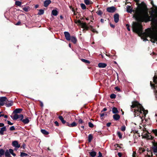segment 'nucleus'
Segmentation results:
<instances>
[{"instance_id": "1", "label": "nucleus", "mask_w": 157, "mask_h": 157, "mask_svg": "<svg viewBox=\"0 0 157 157\" xmlns=\"http://www.w3.org/2000/svg\"><path fill=\"white\" fill-rule=\"evenodd\" d=\"M137 14L136 20L137 22L133 21L132 27L133 31L142 35L144 37V40H147V38L149 36V32L143 33L142 22L147 23L151 21L155 26L157 27V16L155 14L150 13V16L148 14V10L146 4L144 2L143 4L140 5L139 7L135 11Z\"/></svg>"}, {"instance_id": "2", "label": "nucleus", "mask_w": 157, "mask_h": 157, "mask_svg": "<svg viewBox=\"0 0 157 157\" xmlns=\"http://www.w3.org/2000/svg\"><path fill=\"white\" fill-rule=\"evenodd\" d=\"M132 105L131 107L132 108H135L136 107L137 109H134V115L136 117V115L138 116L140 113H142V110L144 109V108L137 101H133L132 102Z\"/></svg>"}, {"instance_id": "3", "label": "nucleus", "mask_w": 157, "mask_h": 157, "mask_svg": "<svg viewBox=\"0 0 157 157\" xmlns=\"http://www.w3.org/2000/svg\"><path fill=\"white\" fill-rule=\"evenodd\" d=\"M143 2H142L141 4H140L138 5V6H137V7L136 8H135V10H133L132 9V8H131V7L130 6H128L127 7V10H126L127 11V12H128V13H131L132 12H133L135 13L133 15V17H134V18H135V19L136 20V15H137V14L136 13V12H135V11L137 10V8H138L139 7V6H140V5L143 4Z\"/></svg>"}, {"instance_id": "4", "label": "nucleus", "mask_w": 157, "mask_h": 157, "mask_svg": "<svg viewBox=\"0 0 157 157\" xmlns=\"http://www.w3.org/2000/svg\"><path fill=\"white\" fill-rule=\"evenodd\" d=\"M75 23L78 24V25H80L81 26V27L83 28V31L85 30H89V27H88L86 23V22H82L80 20H78Z\"/></svg>"}, {"instance_id": "5", "label": "nucleus", "mask_w": 157, "mask_h": 157, "mask_svg": "<svg viewBox=\"0 0 157 157\" xmlns=\"http://www.w3.org/2000/svg\"><path fill=\"white\" fill-rule=\"evenodd\" d=\"M24 117L23 114H20L18 115L17 114H15L14 115L13 117L12 118L13 120H16L17 119H19L20 121H21L22 119L24 118Z\"/></svg>"}, {"instance_id": "6", "label": "nucleus", "mask_w": 157, "mask_h": 157, "mask_svg": "<svg viewBox=\"0 0 157 157\" xmlns=\"http://www.w3.org/2000/svg\"><path fill=\"white\" fill-rule=\"evenodd\" d=\"M116 10V8L114 6L109 7L107 8L106 11L109 13H114Z\"/></svg>"}, {"instance_id": "7", "label": "nucleus", "mask_w": 157, "mask_h": 157, "mask_svg": "<svg viewBox=\"0 0 157 157\" xmlns=\"http://www.w3.org/2000/svg\"><path fill=\"white\" fill-rule=\"evenodd\" d=\"M25 119L23 118L21 121H22L24 124H28L29 122V119H31V118L28 117H25Z\"/></svg>"}, {"instance_id": "8", "label": "nucleus", "mask_w": 157, "mask_h": 157, "mask_svg": "<svg viewBox=\"0 0 157 157\" xmlns=\"http://www.w3.org/2000/svg\"><path fill=\"white\" fill-rule=\"evenodd\" d=\"M152 143L154 146L152 147L153 151L155 153H157V142L155 143V141L154 140V141L152 142Z\"/></svg>"}, {"instance_id": "9", "label": "nucleus", "mask_w": 157, "mask_h": 157, "mask_svg": "<svg viewBox=\"0 0 157 157\" xmlns=\"http://www.w3.org/2000/svg\"><path fill=\"white\" fill-rule=\"evenodd\" d=\"M64 33L65 35L66 39L67 40H71V37L69 33L67 32H65Z\"/></svg>"}, {"instance_id": "10", "label": "nucleus", "mask_w": 157, "mask_h": 157, "mask_svg": "<svg viewBox=\"0 0 157 157\" xmlns=\"http://www.w3.org/2000/svg\"><path fill=\"white\" fill-rule=\"evenodd\" d=\"M12 145L15 147L18 148L20 147V144H19L18 141L16 140L13 141L12 142Z\"/></svg>"}, {"instance_id": "11", "label": "nucleus", "mask_w": 157, "mask_h": 157, "mask_svg": "<svg viewBox=\"0 0 157 157\" xmlns=\"http://www.w3.org/2000/svg\"><path fill=\"white\" fill-rule=\"evenodd\" d=\"M77 124L78 123H76L75 122H73L71 124H70L68 122L66 123V126L69 127H74L76 126Z\"/></svg>"}, {"instance_id": "12", "label": "nucleus", "mask_w": 157, "mask_h": 157, "mask_svg": "<svg viewBox=\"0 0 157 157\" xmlns=\"http://www.w3.org/2000/svg\"><path fill=\"white\" fill-rule=\"evenodd\" d=\"M119 14L116 13L114 15V21L116 23H117L119 21Z\"/></svg>"}, {"instance_id": "13", "label": "nucleus", "mask_w": 157, "mask_h": 157, "mask_svg": "<svg viewBox=\"0 0 157 157\" xmlns=\"http://www.w3.org/2000/svg\"><path fill=\"white\" fill-rule=\"evenodd\" d=\"M5 105L7 107H10L13 105V102L12 101H9V100H8V101L6 102H5Z\"/></svg>"}, {"instance_id": "14", "label": "nucleus", "mask_w": 157, "mask_h": 157, "mask_svg": "<svg viewBox=\"0 0 157 157\" xmlns=\"http://www.w3.org/2000/svg\"><path fill=\"white\" fill-rule=\"evenodd\" d=\"M58 118L61 121L62 123L64 124H65L66 126V123L67 122H66V121L64 120L63 117L62 116H59Z\"/></svg>"}, {"instance_id": "15", "label": "nucleus", "mask_w": 157, "mask_h": 157, "mask_svg": "<svg viewBox=\"0 0 157 157\" xmlns=\"http://www.w3.org/2000/svg\"><path fill=\"white\" fill-rule=\"evenodd\" d=\"M6 131V126L0 128V134L1 135H4V132Z\"/></svg>"}, {"instance_id": "16", "label": "nucleus", "mask_w": 157, "mask_h": 157, "mask_svg": "<svg viewBox=\"0 0 157 157\" xmlns=\"http://www.w3.org/2000/svg\"><path fill=\"white\" fill-rule=\"evenodd\" d=\"M113 118L115 120L118 121L120 119V117L119 115L116 114L113 115Z\"/></svg>"}, {"instance_id": "17", "label": "nucleus", "mask_w": 157, "mask_h": 157, "mask_svg": "<svg viewBox=\"0 0 157 157\" xmlns=\"http://www.w3.org/2000/svg\"><path fill=\"white\" fill-rule=\"evenodd\" d=\"M70 40H71V41L74 44H75L77 41V40L76 37L74 36H71Z\"/></svg>"}, {"instance_id": "18", "label": "nucleus", "mask_w": 157, "mask_h": 157, "mask_svg": "<svg viewBox=\"0 0 157 157\" xmlns=\"http://www.w3.org/2000/svg\"><path fill=\"white\" fill-rule=\"evenodd\" d=\"M50 0H46L44 2V6L45 7H47L51 3Z\"/></svg>"}, {"instance_id": "19", "label": "nucleus", "mask_w": 157, "mask_h": 157, "mask_svg": "<svg viewBox=\"0 0 157 157\" xmlns=\"http://www.w3.org/2000/svg\"><path fill=\"white\" fill-rule=\"evenodd\" d=\"M88 27H89V29H90L91 31L94 33H95L97 34H98V31H96V29L94 28H93V26L91 25H90L89 26H88Z\"/></svg>"}, {"instance_id": "20", "label": "nucleus", "mask_w": 157, "mask_h": 157, "mask_svg": "<svg viewBox=\"0 0 157 157\" xmlns=\"http://www.w3.org/2000/svg\"><path fill=\"white\" fill-rule=\"evenodd\" d=\"M107 66V64L105 63H100L98 64V66L100 68H105Z\"/></svg>"}, {"instance_id": "21", "label": "nucleus", "mask_w": 157, "mask_h": 157, "mask_svg": "<svg viewBox=\"0 0 157 157\" xmlns=\"http://www.w3.org/2000/svg\"><path fill=\"white\" fill-rule=\"evenodd\" d=\"M89 155L91 157H95L97 154V153L95 151H91L89 152Z\"/></svg>"}, {"instance_id": "22", "label": "nucleus", "mask_w": 157, "mask_h": 157, "mask_svg": "<svg viewBox=\"0 0 157 157\" xmlns=\"http://www.w3.org/2000/svg\"><path fill=\"white\" fill-rule=\"evenodd\" d=\"M0 101L3 102H6L8 101V99L6 97H0Z\"/></svg>"}, {"instance_id": "23", "label": "nucleus", "mask_w": 157, "mask_h": 157, "mask_svg": "<svg viewBox=\"0 0 157 157\" xmlns=\"http://www.w3.org/2000/svg\"><path fill=\"white\" fill-rule=\"evenodd\" d=\"M23 109L21 108H17L14 111L13 113H20L22 111Z\"/></svg>"}, {"instance_id": "24", "label": "nucleus", "mask_w": 157, "mask_h": 157, "mask_svg": "<svg viewBox=\"0 0 157 157\" xmlns=\"http://www.w3.org/2000/svg\"><path fill=\"white\" fill-rule=\"evenodd\" d=\"M112 112L114 114H117L119 113V111L117 110V108L115 107H113L112 109Z\"/></svg>"}, {"instance_id": "25", "label": "nucleus", "mask_w": 157, "mask_h": 157, "mask_svg": "<svg viewBox=\"0 0 157 157\" xmlns=\"http://www.w3.org/2000/svg\"><path fill=\"white\" fill-rule=\"evenodd\" d=\"M78 127L80 126L81 124H85V122L81 119H78Z\"/></svg>"}, {"instance_id": "26", "label": "nucleus", "mask_w": 157, "mask_h": 157, "mask_svg": "<svg viewBox=\"0 0 157 157\" xmlns=\"http://www.w3.org/2000/svg\"><path fill=\"white\" fill-rule=\"evenodd\" d=\"M58 13V11L56 10H53L52 11V14L54 16H56Z\"/></svg>"}, {"instance_id": "27", "label": "nucleus", "mask_w": 157, "mask_h": 157, "mask_svg": "<svg viewBox=\"0 0 157 157\" xmlns=\"http://www.w3.org/2000/svg\"><path fill=\"white\" fill-rule=\"evenodd\" d=\"M145 134V136L148 139H150L152 140L153 139L154 137L153 136H152L151 135H149L148 134Z\"/></svg>"}, {"instance_id": "28", "label": "nucleus", "mask_w": 157, "mask_h": 157, "mask_svg": "<svg viewBox=\"0 0 157 157\" xmlns=\"http://www.w3.org/2000/svg\"><path fill=\"white\" fill-rule=\"evenodd\" d=\"M93 138V136L92 134H90L89 135L88 137V142L90 143V142L92 140Z\"/></svg>"}, {"instance_id": "29", "label": "nucleus", "mask_w": 157, "mask_h": 157, "mask_svg": "<svg viewBox=\"0 0 157 157\" xmlns=\"http://www.w3.org/2000/svg\"><path fill=\"white\" fill-rule=\"evenodd\" d=\"M41 132L44 135H47L49 134V132L44 129H41Z\"/></svg>"}, {"instance_id": "30", "label": "nucleus", "mask_w": 157, "mask_h": 157, "mask_svg": "<svg viewBox=\"0 0 157 157\" xmlns=\"http://www.w3.org/2000/svg\"><path fill=\"white\" fill-rule=\"evenodd\" d=\"M81 60L82 61L85 63H88L89 64L90 63V61L86 59H81Z\"/></svg>"}, {"instance_id": "31", "label": "nucleus", "mask_w": 157, "mask_h": 157, "mask_svg": "<svg viewBox=\"0 0 157 157\" xmlns=\"http://www.w3.org/2000/svg\"><path fill=\"white\" fill-rule=\"evenodd\" d=\"M5 151L2 149H0V157H2V156L5 154Z\"/></svg>"}, {"instance_id": "32", "label": "nucleus", "mask_w": 157, "mask_h": 157, "mask_svg": "<svg viewBox=\"0 0 157 157\" xmlns=\"http://www.w3.org/2000/svg\"><path fill=\"white\" fill-rule=\"evenodd\" d=\"M151 42L155 43L157 41V38L155 36H153L151 37Z\"/></svg>"}, {"instance_id": "33", "label": "nucleus", "mask_w": 157, "mask_h": 157, "mask_svg": "<svg viewBox=\"0 0 157 157\" xmlns=\"http://www.w3.org/2000/svg\"><path fill=\"white\" fill-rule=\"evenodd\" d=\"M84 2L87 5H89L92 3L89 0H84Z\"/></svg>"}, {"instance_id": "34", "label": "nucleus", "mask_w": 157, "mask_h": 157, "mask_svg": "<svg viewBox=\"0 0 157 157\" xmlns=\"http://www.w3.org/2000/svg\"><path fill=\"white\" fill-rule=\"evenodd\" d=\"M5 155L6 157H9L10 156V154L8 150H6L5 152Z\"/></svg>"}, {"instance_id": "35", "label": "nucleus", "mask_w": 157, "mask_h": 157, "mask_svg": "<svg viewBox=\"0 0 157 157\" xmlns=\"http://www.w3.org/2000/svg\"><path fill=\"white\" fill-rule=\"evenodd\" d=\"M44 13V10L42 9H40L39 10V12L38 13V15H41L43 14Z\"/></svg>"}, {"instance_id": "36", "label": "nucleus", "mask_w": 157, "mask_h": 157, "mask_svg": "<svg viewBox=\"0 0 157 157\" xmlns=\"http://www.w3.org/2000/svg\"><path fill=\"white\" fill-rule=\"evenodd\" d=\"M23 10L27 12L30 10V9L29 6H27L23 8Z\"/></svg>"}, {"instance_id": "37", "label": "nucleus", "mask_w": 157, "mask_h": 157, "mask_svg": "<svg viewBox=\"0 0 157 157\" xmlns=\"http://www.w3.org/2000/svg\"><path fill=\"white\" fill-rule=\"evenodd\" d=\"M104 115H107V113H101L100 114V118L101 119H103Z\"/></svg>"}, {"instance_id": "38", "label": "nucleus", "mask_w": 157, "mask_h": 157, "mask_svg": "<svg viewBox=\"0 0 157 157\" xmlns=\"http://www.w3.org/2000/svg\"><path fill=\"white\" fill-rule=\"evenodd\" d=\"M117 135L118 136L120 139H121L122 138V134L121 133L119 132L118 131L117 132Z\"/></svg>"}, {"instance_id": "39", "label": "nucleus", "mask_w": 157, "mask_h": 157, "mask_svg": "<svg viewBox=\"0 0 157 157\" xmlns=\"http://www.w3.org/2000/svg\"><path fill=\"white\" fill-rule=\"evenodd\" d=\"M21 2L19 1H16L15 2V4L18 6H21Z\"/></svg>"}, {"instance_id": "40", "label": "nucleus", "mask_w": 157, "mask_h": 157, "mask_svg": "<svg viewBox=\"0 0 157 157\" xmlns=\"http://www.w3.org/2000/svg\"><path fill=\"white\" fill-rule=\"evenodd\" d=\"M152 132L153 134L156 136H157V129H153L152 130Z\"/></svg>"}, {"instance_id": "41", "label": "nucleus", "mask_w": 157, "mask_h": 157, "mask_svg": "<svg viewBox=\"0 0 157 157\" xmlns=\"http://www.w3.org/2000/svg\"><path fill=\"white\" fill-rule=\"evenodd\" d=\"M81 6L82 10H85L86 8V7L85 5L83 3H81L80 4Z\"/></svg>"}, {"instance_id": "42", "label": "nucleus", "mask_w": 157, "mask_h": 157, "mask_svg": "<svg viewBox=\"0 0 157 157\" xmlns=\"http://www.w3.org/2000/svg\"><path fill=\"white\" fill-rule=\"evenodd\" d=\"M28 155L24 152H21L20 154V156L21 157H23L24 156H26Z\"/></svg>"}, {"instance_id": "43", "label": "nucleus", "mask_w": 157, "mask_h": 157, "mask_svg": "<svg viewBox=\"0 0 157 157\" xmlns=\"http://www.w3.org/2000/svg\"><path fill=\"white\" fill-rule=\"evenodd\" d=\"M96 13L97 14L100 16H101L103 14V12L101 10H98L97 12Z\"/></svg>"}, {"instance_id": "44", "label": "nucleus", "mask_w": 157, "mask_h": 157, "mask_svg": "<svg viewBox=\"0 0 157 157\" xmlns=\"http://www.w3.org/2000/svg\"><path fill=\"white\" fill-rule=\"evenodd\" d=\"M116 97V95L113 94H111L110 95V98L111 99H115Z\"/></svg>"}, {"instance_id": "45", "label": "nucleus", "mask_w": 157, "mask_h": 157, "mask_svg": "<svg viewBox=\"0 0 157 157\" xmlns=\"http://www.w3.org/2000/svg\"><path fill=\"white\" fill-rule=\"evenodd\" d=\"M88 125L91 128H92L94 127V124L91 122H89Z\"/></svg>"}, {"instance_id": "46", "label": "nucleus", "mask_w": 157, "mask_h": 157, "mask_svg": "<svg viewBox=\"0 0 157 157\" xmlns=\"http://www.w3.org/2000/svg\"><path fill=\"white\" fill-rule=\"evenodd\" d=\"M143 112V114L145 116L148 113V110H145L144 109L142 110V111Z\"/></svg>"}, {"instance_id": "47", "label": "nucleus", "mask_w": 157, "mask_h": 157, "mask_svg": "<svg viewBox=\"0 0 157 157\" xmlns=\"http://www.w3.org/2000/svg\"><path fill=\"white\" fill-rule=\"evenodd\" d=\"M126 127L124 125L121 128V130L122 131H124L125 130Z\"/></svg>"}, {"instance_id": "48", "label": "nucleus", "mask_w": 157, "mask_h": 157, "mask_svg": "<svg viewBox=\"0 0 157 157\" xmlns=\"http://www.w3.org/2000/svg\"><path fill=\"white\" fill-rule=\"evenodd\" d=\"M15 129V127L14 126H11L10 128V131H13Z\"/></svg>"}, {"instance_id": "49", "label": "nucleus", "mask_w": 157, "mask_h": 157, "mask_svg": "<svg viewBox=\"0 0 157 157\" xmlns=\"http://www.w3.org/2000/svg\"><path fill=\"white\" fill-rule=\"evenodd\" d=\"M5 102L1 101H0V106H2L5 104Z\"/></svg>"}, {"instance_id": "50", "label": "nucleus", "mask_w": 157, "mask_h": 157, "mask_svg": "<svg viewBox=\"0 0 157 157\" xmlns=\"http://www.w3.org/2000/svg\"><path fill=\"white\" fill-rule=\"evenodd\" d=\"M9 152L11 154H12L13 153V151L12 149H10L9 150Z\"/></svg>"}, {"instance_id": "51", "label": "nucleus", "mask_w": 157, "mask_h": 157, "mask_svg": "<svg viewBox=\"0 0 157 157\" xmlns=\"http://www.w3.org/2000/svg\"><path fill=\"white\" fill-rule=\"evenodd\" d=\"M85 124H81L80 126L81 128H82V130H83L84 129V125Z\"/></svg>"}, {"instance_id": "52", "label": "nucleus", "mask_w": 157, "mask_h": 157, "mask_svg": "<svg viewBox=\"0 0 157 157\" xmlns=\"http://www.w3.org/2000/svg\"><path fill=\"white\" fill-rule=\"evenodd\" d=\"M126 26L127 27V29L128 31H130V29L129 28V25L128 24H127L126 25Z\"/></svg>"}, {"instance_id": "53", "label": "nucleus", "mask_w": 157, "mask_h": 157, "mask_svg": "<svg viewBox=\"0 0 157 157\" xmlns=\"http://www.w3.org/2000/svg\"><path fill=\"white\" fill-rule=\"evenodd\" d=\"M153 9V10L150 13H152L153 14H154L156 13V11H155L154 9L153 8H152Z\"/></svg>"}, {"instance_id": "54", "label": "nucleus", "mask_w": 157, "mask_h": 157, "mask_svg": "<svg viewBox=\"0 0 157 157\" xmlns=\"http://www.w3.org/2000/svg\"><path fill=\"white\" fill-rule=\"evenodd\" d=\"M25 147L26 144L25 143H23L21 147H22L23 149H25Z\"/></svg>"}, {"instance_id": "55", "label": "nucleus", "mask_w": 157, "mask_h": 157, "mask_svg": "<svg viewBox=\"0 0 157 157\" xmlns=\"http://www.w3.org/2000/svg\"><path fill=\"white\" fill-rule=\"evenodd\" d=\"M115 88L116 90H117L118 91H120L121 90L120 88L118 87H115Z\"/></svg>"}, {"instance_id": "56", "label": "nucleus", "mask_w": 157, "mask_h": 157, "mask_svg": "<svg viewBox=\"0 0 157 157\" xmlns=\"http://www.w3.org/2000/svg\"><path fill=\"white\" fill-rule=\"evenodd\" d=\"M7 123L8 124H9V125H12L13 124V123H12L10 121H7Z\"/></svg>"}, {"instance_id": "57", "label": "nucleus", "mask_w": 157, "mask_h": 157, "mask_svg": "<svg viewBox=\"0 0 157 157\" xmlns=\"http://www.w3.org/2000/svg\"><path fill=\"white\" fill-rule=\"evenodd\" d=\"M107 110V109L106 108H104L101 111V112L102 113L103 112L106 111Z\"/></svg>"}, {"instance_id": "58", "label": "nucleus", "mask_w": 157, "mask_h": 157, "mask_svg": "<svg viewBox=\"0 0 157 157\" xmlns=\"http://www.w3.org/2000/svg\"><path fill=\"white\" fill-rule=\"evenodd\" d=\"M21 22L20 21H18L16 24L15 25H21Z\"/></svg>"}, {"instance_id": "59", "label": "nucleus", "mask_w": 157, "mask_h": 157, "mask_svg": "<svg viewBox=\"0 0 157 157\" xmlns=\"http://www.w3.org/2000/svg\"><path fill=\"white\" fill-rule=\"evenodd\" d=\"M109 25L111 27L114 28L115 27V25L111 23H110Z\"/></svg>"}, {"instance_id": "60", "label": "nucleus", "mask_w": 157, "mask_h": 157, "mask_svg": "<svg viewBox=\"0 0 157 157\" xmlns=\"http://www.w3.org/2000/svg\"><path fill=\"white\" fill-rule=\"evenodd\" d=\"M118 155L119 157H121L122 155V154L121 153L119 152L118 153Z\"/></svg>"}, {"instance_id": "61", "label": "nucleus", "mask_w": 157, "mask_h": 157, "mask_svg": "<svg viewBox=\"0 0 157 157\" xmlns=\"http://www.w3.org/2000/svg\"><path fill=\"white\" fill-rule=\"evenodd\" d=\"M111 124V123L109 122V123H107L106 126L107 127H109L110 126Z\"/></svg>"}, {"instance_id": "62", "label": "nucleus", "mask_w": 157, "mask_h": 157, "mask_svg": "<svg viewBox=\"0 0 157 157\" xmlns=\"http://www.w3.org/2000/svg\"><path fill=\"white\" fill-rule=\"evenodd\" d=\"M4 124L2 123H0V127H4Z\"/></svg>"}, {"instance_id": "63", "label": "nucleus", "mask_w": 157, "mask_h": 157, "mask_svg": "<svg viewBox=\"0 0 157 157\" xmlns=\"http://www.w3.org/2000/svg\"><path fill=\"white\" fill-rule=\"evenodd\" d=\"M134 1L136 3V4L138 5H138H139L140 4H139L138 3V2H139V0H134Z\"/></svg>"}, {"instance_id": "64", "label": "nucleus", "mask_w": 157, "mask_h": 157, "mask_svg": "<svg viewBox=\"0 0 157 157\" xmlns=\"http://www.w3.org/2000/svg\"><path fill=\"white\" fill-rule=\"evenodd\" d=\"M55 124L57 126H59V124L58 122L57 121H56L54 122Z\"/></svg>"}]
</instances>
